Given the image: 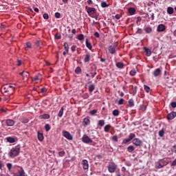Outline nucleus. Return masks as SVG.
<instances>
[{
	"label": "nucleus",
	"instance_id": "57",
	"mask_svg": "<svg viewBox=\"0 0 176 176\" xmlns=\"http://www.w3.org/2000/svg\"><path fill=\"white\" fill-rule=\"evenodd\" d=\"M26 47H28V49H31V43H26Z\"/></svg>",
	"mask_w": 176,
	"mask_h": 176
},
{
	"label": "nucleus",
	"instance_id": "29",
	"mask_svg": "<svg viewBox=\"0 0 176 176\" xmlns=\"http://www.w3.org/2000/svg\"><path fill=\"white\" fill-rule=\"evenodd\" d=\"M127 151L129 153H131L134 152V146H129L127 147Z\"/></svg>",
	"mask_w": 176,
	"mask_h": 176
},
{
	"label": "nucleus",
	"instance_id": "2",
	"mask_svg": "<svg viewBox=\"0 0 176 176\" xmlns=\"http://www.w3.org/2000/svg\"><path fill=\"white\" fill-rule=\"evenodd\" d=\"M118 168V165L114 162H111L108 166V171L110 173H115L116 171V168Z\"/></svg>",
	"mask_w": 176,
	"mask_h": 176
},
{
	"label": "nucleus",
	"instance_id": "61",
	"mask_svg": "<svg viewBox=\"0 0 176 176\" xmlns=\"http://www.w3.org/2000/svg\"><path fill=\"white\" fill-rule=\"evenodd\" d=\"M171 166H176V158H175V160L171 163Z\"/></svg>",
	"mask_w": 176,
	"mask_h": 176
},
{
	"label": "nucleus",
	"instance_id": "40",
	"mask_svg": "<svg viewBox=\"0 0 176 176\" xmlns=\"http://www.w3.org/2000/svg\"><path fill=\"white\" fill-rule=\"evenodd\" d=\"M45 129L46 131H50V129H52V128L50 127V124H46L45 125Z\"/></svg>",
	"mask_w": 176,
	"mask_h": 176
},
{
	"label": "nucleus",
	"instance_id": "19",
	"mask_svg": "<svg viewBox=\"0 0 176 176\" xmlns=\"http://www.w3.org/2000/svg\"><path fill=\"white\" fill-rule=\"evenodd\" d=\"M85 45L89 49V50H91V49H93V46H91V43H89V40H87V38L85 40Z\"/></svg>",
	"mask_w": 176,
	"mask_h": 176
},
{
	"label": "nucleus",
	"instance_id": "7",
	"mask_svg": "<svg viewBox=\"0 0 176 176\" xmlns=\"http://www.w3.org/2000/svg\"><path fill=\"white\" fill-rule=\"evenodd\" d=\"M133 138H135V133H130L128 139H124L122 144H128V142H130L131 140Z\"/></svg>",
	"mask_w": 176,
	"mask_h": 176
},
{
	"label": "nucleus",
	"instance_id": "59",
	"mask_svg": "<svg viewBox=\"0 0 176 176\" xmlns=\"http://www.w3.org/2000/svg\"><path fill=\"white\" fill-rule=\"evenodd\" d=\"M9 89H12V90L14 91V87L12 85H7V90H9Z\"/></svg>",
	"mask_w": 176,
	"mask_h": 176
},
{
	"label": "nucleus",
	"instance_id": "16",
	"mask_svg": "<svg viewBox=\"0 0 176 176\" xmlns=\"http://www.w3.org/2000/svg\"><path fill=\"white\" fill-rule=\"evenodd\" d=\"M82 123L83 126H89V124H90V119H89V117L84 118Z\"/></svg>",
	"mask_w": 176,
	"mask_h": 176
},
{
	"label": "nucleus",
	"instance_id": "31",
	"mask_svg": "<svg viewBox=\"0 0 176 176\" xmlns=\"http://www.w3.org/2000/svg\"><path fill=\"white\" fill-rule=\"evenodd\" d=\"M95 86L94 85H91L89 86V93H93V91H94V89H95Z\"/></svg>",
	"mask_w": 176,
	"mask_h": 176
},
{
	"label": "nucleus",
	"instance_id": "60",
	"mask_svg": "<svg viewBox=\"0 0 176 176\" xmlns=\"http://www.w3.org/2000/svg\"><path fill=\"white\" fill-rule=\"evenodd\" d=\"M118 94H120V97H124V93L120 92V91H118Z\"/></svg>",
	"mask_w": 176,
	"mask_h": 176
},
{
	"label": "nucleus",
	"instance_id": "56",
	"mask_svg": "<svg viewBox=\"0 0 176 176\" xmlns=\"http://www.w3.org/2000/svg\"><path fill=\"white\" fill-rule=\"evenodd\" d=\"M45 92H46V88L43 87L41 89V91L38 92V94L41 93H45Z\"/></svg>",
	"mask_w": 176,
	"mask_h": 176
},
{
	"label": "nucleus",
	"instance_id": "13",
	"mask_svg": "<svg viewBox=\"0 0 176 176\" xmlns=\"http://www.w3.org/2000/svg\"><path fill=\"white\" fill-rule=\"evenodd\" d=\"M144 50L145 51L146 56H147V57H150V56L152 54V52L151 51V50L146 47H144Z\"/></svg>",
	"mask_w": 176,
	"mask_h": 176
},
{
	"label": "nucleus",
	"instance_id": "49",
	"mask_svg": "<svg viewBox=\"0 0 176 176\" xmlns=\"http://www.w3.org/2000/svg\"><path fill=\"white\" fill-rule=\"evenodd\" d=\"M55 17L56 19H60L61 17V14H60V12H56Z\"/></svg>",
	"mask_w": 176,
	"mask_h": 176
},
{
	"label": "nucleus",
	"instance_id": "46",
	"mask_svg": "<svg viewBox=\"0 0 176 176\" xmlns=\"http://www.w3.org/2000/svg\"><path fill=\"white\" fill-rule=\"evenodd\" d=\"M43 19H45V20H49V14H47V13L43 14Z\"/></svg>",
	"mask_w": 176,
	"mask_h": 176
},
{
	"label": "nucleus",
	"instance_id": "42",
	"mask_svg": "<svg viewBox=\"0 0 176 176\" xmlns=\"http://www.w3.org/2000/svg\"><path fill=\"white\" fill-rule=\"evenodd\" d=\"M21 122L22 123L25 124V123H28L29 120H28V119H27V118H22L21 119Z\"/></svg>",
	"mask_w": 176,
	"mask_h": 176
},
{
	"label": "nucleus",
	"instance_id": "45",
	"mask_svg": "<svg viewBox=\"0 0 176 176\" xmlns=\"http://www.w3.org/2000/svg\"><path fill=\"white\" fill-rule=\"evenodd\" d=\"M6 166L8 167V171H10L12 170V167L13 166V165L10 163H8Z\"/></svg>",
	"mask_w": 176,
	"mask_h": 176
},
{
	"label": "nucleus",
	"instance_id": "47",
	"mask_svg": "<svg viewBox=\"0 0 176 176\" xmlns=\"http://www.w3.org/2000/svg\"><path fill=\"white\" fill-rule=\"evenodd\" d=\"M101 6L102 8H108L109 6H108V4H107V2L103 1V2L101 3Z\"/></svg>",
	"mask_w": 176,
	"mask_h": 176
},
{
	"label": "nucleus",
	"instance_id": "32",
	"mask_svg": "<svg viewBox=\"0 0 176 176\" xmlns=\"http://www.w3.org/2000/svg\"><path fill=\"white\" fill-rule=\"evenodd\" d=\"M81 72H82V69L80 68V67H77L75 69V73L79 75V74H80Z\"/></svg>",
	"mask_w": 176,
	"mask_h": 176
},
{
	"label": "nucleus",
	"instance_id": "30",
	"mask_svg": "<svg viewBox=\"0 0 176 176\" xmlns=\"http://www.w3.org/2000/svg\"><path fill=\"white\" fill-rule=\"evenodd\" d=\"M144 31H145L146 34H151V32H152V28L147 27L144 29Z\"/></svg>",
	"mask_w": 176,
	"mask_h": 176
},
{
	"label": "nucleus",
	"instance_id": "43",
	"mask_svg": "<svg viewBox=\"0 0 176 176\" xmlns=\"http://www.w3.org/2000/svg\"><path fill=\"white\" fill-rule=\"evenodd\" d=\"M144 87L146 93H149V91H151V88L148 85H144Z\"/></svg>",
	"mask_w": 176,
	"mask_h": 176
},
{
	"label": "nucleus",
	"instance_id": "6",
	"mask_svg": "<svg viewBox=\"0 0 176 176\" xmlns=\"http://www.w3.org/2000/svg\"><path fill=\"white\" fill-rule=\"evenodd\" d=\"M62 134L65 138L69 140V141H72V140H74L72 135H71L70 133L67 131H63Z\"/></svg>",
	"mask_w": 176,
	"mask_h": 176
},
{
	"label": "nucleus",
	"instance_id": "62",
	"mask_svg": "<svg viewBox=\"0 0 176 176\" xmlns=\"http://www.w3.org/2000/svg\"><path fill=\"white\" fill-rule=\"evenodd\" d=\"M173 152H174V153H176V145L173 146Z\"/></svg>",
	"mask_w": 176,
	"mask_h": 176
},
{
	"label": "nucleus",
	"instance_id": "4",
	"mask_svg": "<svg viewBox=\"0 0 176 176\" xmlns=\"http://www.w3.org/2000/svg\"><path fill=\"white\" fill-rule=\"evenodd\" d=\"M162 163H163L164 165H162ZM167 164H168V162H166L165 160H161V163L160 162H156L155 168H163V167H164V166H167Z\"/></svg>",
	"mask_w": 176,
	"mask_h": 176
},
{
	"label": "nucleus",
	"instance_id": "15",
	"mask_svg": "<svg viewBox=\"0 0 176 176\" xmlns=\"http://www.w3.org/2000/svg\"><path fill=\"white\" fill-rule=\"evenodd\" d=\"M161 74H162V70L157 68L154 71L153 76L157 77V76H159Z\"/></svg>",
	"mask_w": 176,
	"mask_h": 176
},
{
	"label": "nucleus",
	"instance_id": "52",
	"mask_svg": "<svg viewBox=\"0 0 176 176\" xmlns=\"http://www.w3.org/2000/svg\"><path fill=\"white\" fill-rule=\"evenodd\" d=\"M33 82H35L36 80H39V76H36L34 78H32Z\"/></svg>",
	"mask_w": 176,
	"mask_h": 176
},
{
	"label": "nucleus",
	"instance_id": "63",
	"mask_svg": "<svg viewBox=\"0 0 176 176\" xmlns=\"http://www.w3.org/2000/svg\"><path fill=\"white\" fill-rule=\"evenodd\" d=\"M115 17H116V20H119V19H120V14H116L115 16Z\"/></svg>",
	"mask_w": 176,
	"mask_h": 176
},
{
	"label": "nucleus",
	"instance_id": "64",
	"mask_svg": "<svg viewBox=\"0 0 176 176\" xmlns=\"http://www.w3.org/2000/svg\"><path fill=\"white\" fill-rule=\"evenodd\" d=\"M4 101H9V96H6L3 99Z\"/></svg>",
	"mask_w": 176,
	"mask_h": 176
},
{
	"label": "nucleus",
	"instance_id": "11",
	"mask_svg": "<svg viewBox=\"0 0 176 176\" xmlns=\"http://www.w3.org/2000/svg\"><path fill=\"white\" fill-rule=\"evenodd\" d=\"M82 165L84 170H89V162L87 160H83L82 162Z\"/></svg>",
	"mask_w": 176,
	"mask_h": 176
},
{
	"label": "nucleus",
	"instance_id": "38",
	"mask_svg": "<svg viewBox=\"0 0 176 176\" xmlns=\"http://www.w3.org/2000/svg\"><path fill=\"white\" fill-rule=\"evenodd\" d=\"M129 74H130L131 76H135L137 72L135 71V69H132V70H131Z\"/></svg>",
	"mask_w": 176,
	"mask_h": 176
},
{
	"label": "nucleus",
	"instance_id": "51",
	"mask_svg": "<svg viewBox=\"0 0 176 176\" xmlns=\"http://www.w3.org/2000/svg\"><path fill=\"white\" fill-rule=\"evenodd\" d=\"M142 29L141 28H138L137 32H136V34H138L139 35H141V34H142Z\"/></svg>",
	"mask_w": 176,
	"mask_h": 176
},
{
	"label": "nucleus",
	"instance_id": "22",
	"mask_svg": "<svg viewBox=\"0 0 176 176\" xmlns=\"http://www.w3.org/2000/svg\"><path fill=\"white\" fill-rule=\"evenodd\" d=\"M90 54H87L84 58V63H89V61H90Z\"/></svg>",
	"mask_w": 176,
	"mask_h": 176
},
{
	"label": "nucleus",
	"instance_id": "27",
	"mask_svg": "<svg viewBox=\"0 0 176 176\" xmlns=\"http://www.w3.org/2000/svg\"><path fill=\"white\" fill-rule=\"evenodd\" d=\"M105 124V120H100L98 122V126H100V127H102Z\"/></svg>",
	"mask_w": 176,
	"mask_h": 176
},
{
	"label": "nucleus",
	"instance_id": "17",
	"mask_svg": "<svg viewBox=\"0 0 176 176\" xmlns=\"http://www.w3.org/2000/svg\"><path fill=\"white\" fill-rule=\"evenodd\" d=\"M39 119H44V120L50 119V115L46 114V113L41 115L39 116Z\"/></svg>",
	"mask_w": 176,
	"mask_h": 176
},
{
	"label": "nucleus",
	"instance_id": "10",
	"mask_svg": "<svg viewBox=\"0 0 176 176\" xmlns=\"http://www.w3.org/2000/svg\"><path fill=\"white\" fill-rule=\"evenodd\" d=\"M157 32H163L164 31H166V25L163 24L158 25L157 28Z\"/></svg>",
	"mask_w": 176,
	"mask_h": 176
},
{
	"label": "nucleus",
	"instance_id": "39",
	"mask_svg": "<svg viewBox=\"0 0 176 176\" xmlns=\"http://www.w3.org/2000/svg\"><path fill=\"white\" fill-rule=\"evenodd\" d=\"M160 137H164V129H162L158 133Z\"/></svg>",
	"mask_w": 176,
	"mask_h": 176
},
{
	"label": "nucleus",
	"instance_id": "36",
	"mask_svg": "<svg viewBox=\"0 0 176 176\" xmlns=\"http://www.w3.org/2000/svg\"><path fill=\"white\" fill-rule=\"evenodd\" d=\"M23 78V79L25 78H26V79H28V78H30V73H28V72H24Z\"/></svg>",
	"mask_w": 176,
	"mask_h": 176
},
{
	"label": "nucleus",
	"instance_id": "26",
	"mask_svg": "<svg viewBox=\"0 0 176 176\" xmlns=\"http://www.w3.org/2000/svg\"><path fill=\"white\" fill-rule=\"evenodd\" d=\"M167 13L168 14H173V13H174V8L172 7H168Z\"/></svg>",
	"mask_w": 176,
	"mask_h": 176
},
{
	"label": "nucleus",
	"instance_id": "33",
	"mask_svg": "<svg viewBox=\"0 0 176 176\" xmlns=\"http://www.w3.org/2000/svg\"><path fill=\"white\" fill-rule=\"evenodd\" d=\"M65 50H66L67 53L69 51V46L68 45V43H65L63 45Z\"/></svg>",
	"mask_w": 176,
	"mask_h": 176
},
{
	"label": "nucleus",
	"instance_id": "34",
	"mask_svg": "<svg viewBox=\"0 0 176 176\" xmlns=\"http://www.w3.org/2000/svg\"><path fill=\"white\" fill-rule=\"evenodd\" d=\"M18 174H19V176H24V174H25V173L24 172V169L21 168V170L18 171Z\"/></svg>",
	"mask_w": 176,
	"mask_h": 176
},
{
	"label": "nucleus",
	"instance_id": "20",
	"mask_svg": "<svg viewBox=\"0 0 176 176\" xmlns=\"http://www.w3.org/2000/svg\"><path fill=\"white\" fill-rule=\"evenodd\" d=\"M111 127L112 126H111V124H107L106 126H104V130L105 133H109V130H111Z\"/></svg>",
	"mask_w": 176,
	"mask_h": 176
},
{
	"label": "nucleus",
	"instance_id": "12",
	"mask_svg": "<svg viewBox=\"0 0 176 176\" xmlns=\"http://www.w3.org/2000/svg\"><path fill=\"white\" fill-rule=\"evenodd\" d=\"M6 124L10 127H12V126H14V120L8 119L6 120Z\"/></svg>",
	"mask_w": 176,
	"mask_h": 176
},
{
	"label": "nucleus",
	"instance_id": "50",
	"mask_svg": "<svg viewBox=\"0 0 176 176\" xmlns=\"http://www.w3.org/2000/svg\"><path fill=\"white\" fill-rule=\"evenodd\" d=\"M89 113H90V115H96V113H97V110L94 109L92 111H90Z\"/></svg>",
	"mask_w": 176,
	"mask_h": 176
},
{
	"label": "nucleus",
	"instance_id": "1",
	"mask_svg": "<svg viewBox=\"0 0 176 176\" xmlns=\"http://www.w3.org/2000/svg\"><path fill=\"white\" fill-rule=\"evenodd\" d=\"M19 153H20V147H15V148H11V150L8 153V156L9 157H11V159H13L19 156Z\"/></svg>",
	"mask_w": 176,
	"mask_h": 176
},
{
	"label": "nucleus",
	"instance_id": "25",
	"mask_svg": "<svg viewBox=\"0 0 176 176\" xmlns=\"http://www.w3.org/2000/svg\"><path fill=\"white\" fill-rule=\"evenodd\" d=\"M128 12H129V14H131V16H133V14H134V13H135V8H129Z\"/></svg>",
	"mask_w": 176,
	"mask_h": 176
},
{
	"label": "nucleus",
	"instance_id": "37",
	"mask_svg": "<svg viewBox=\"0 0 176 176\" xmlns=\"http://www.w3.org/2000/svg\"><path fill=\"white\" fill-rule=\"evenodd\" d=\"M113 116H119V110L115 109L113 111Z\"/></svg>",
	"mask_w": 176,
	"mask_h": 176
},
{
	"label": "nucleus",
	"instance_id": "23",
	"mask_svg": "<svg viewBox=\"0 0 176 176\" xmlns=\"http://www.w3.org/2000/svg\"><path fill=\"white\" fill-rule=\"evenodd\" d=\"M117 68H120V69H122V68H124V64H123V63L122 62H118L116 64Z\"/></svg>",
	"mask_w": 176,
	"mask_h": 176
},
{
	"label": "nucleus",
	"instance_id": "9",
	"mask_svg": "<svg viewBox=\"0 0 176 176\" xmlns=\"http://www.w3.org/2000/svg\"><path fill=\"white\" fill-rule=\"evenodd\" d=\"M176 118V111H172L170 113H168L166 116V119L168 120H173V119H175Z\"/></svg>",
	"mask_w": 176,
	"mask_h": 176
},
{
	"label": "nucleus",
	"instance_id": "18",
	"mask_svg": "<svg viewBox=\"0 0 176 176\" xmlns=\"http://www.w3.org/2000/svg\"><path fill=\"white\" fill-rule=\"evenodd\" d=\"M109 53H111V54H115V53L116 52V50L115 47L110 46L109 47Z\"/></svg>",
	"mask_w": 176,
	"mask_h": 176
},
{
	"label": "nucleus",
	"instance_id": "8",
	"mask_svg": "<svg viewBox=\"0 0 176 176\" xmlns=\"http://www.w3.org/2000/svg\"><path fill=\"white\" fill-rule=\"evenodd\" d=\"M132 142L135 146H142V140H140V138H133Z\"/></svg>",
	"mask_w": 176,
	"mask_h": 176
},
{
	"label": "nucleus",
	"instance_id": "24",
	"mask_svg": "<svg viewBox=\"0 0 176 176\" xmlns=\"http://www.w3.org/2000/svg\"><path fill=\"white\" fill-rule=\"evenodd\" d=\"M128 104H129V108H133V107H134L135 104H134V100L133 99H130L129 101H128Z\"/></svg>",
	"mask_w": 176,
	"mask_h": 176
},
{
	"label": "nucleus",
	"instance_id": "35",
	"mask_svg": "<svg viewBox=\"0 0 176 176\" xmlns=\"http://www.w3.org/2000/svg\"><path fill=\"white\" fill-rule=\"evenodd\" d=\"M77 38L78 41H83V39H85V36L82 34H78Z\"/></svg>",
	"mask_w": 176,
	"mask_h": 176
},
{
	"label": "nucleus",
	"instance_id": "54",
	"mask_svg": "<svg viewBox=\"0 0 176 176\" xmlns=\"http://www.w3.org/2000/svg\"><path fill=\"white\" fill-rule=\"evenodd\" d=\"M172 108H176V102H172L170 103Z\"/></svg>",
	"mask_w": 176,
	"mask_h": 176
},
{
	"label": "nucleus",
	"instance_id": "5",
	"mask_svg": "<svg viewBox=\"0 0 176 176\" xmlns=\"http://www.w3.org/2000/svg\"><path fill=\"white\" fill-rule=\"evenodd\" d=\"M81 140L84 144H93V140L87 135H84Z\"/></svg>",
	"mask_w": 176,
	"mask_h": 176
},
{
	"label": "nucleus",
	"instance_id": "3",
	"mask_svg": "<svg viewBox=\"0 0 176 176\" xmlns=\"http://www.w3.org/2000/svg\"><path fill=\"white\" fill-rule=\"evenodd\" d=\"M85 9L87 12L88 13L89 16H93L95 13H97V10L94 8H90L87 6H85Z\"/></svg>",
	"mask_w": 176,
	"mask_h": 176
},
{
	"label": "nucleus",
	"instance_id": "53",
	"mask_svg": "<svg viewBox=\"0 0 176 176\" xmlns=\"http://www.w3.org/2000/svg\"><path fill=\"white\" fill-rule=\"evenodd\" d=\"M112 140L115 141V142H118V136L117 135H113L112 137Z\"/></svg>",
	"mask_w": 176,
	"mask_h": 176
},
{
	"label": "nucleus",
	"instance_id": "44",
	"mask_svg": "<svg viewBox=\"0 0 176 176\" xmlns=\"http://www.w3.org/2000/svg\"><path fill=\"white\" fill-rule=\"evenodd\" d=\"M58 155H59L60 157H63V156L65 155V151H59L58 152Z\"/></svg>",
	"mask_w": 176,
	"mask_h": 176
},
{
	"label": "nucleus",
	"instance_id": "55",
	"mask_svg": "<svg viewBox=\"0 0 176 176\" xmlns=\"http://www.w3.org/2000/svg\"><path fill=\"white\" fill-rule=\"evenodd\" d=\"M71 50L72 52H75V50H76V45H72L71 47Z\"/></svg>",
	"mask_w": 176,
	"mask_h": 176
},
{
	"label": "nucleus",
	"instance_id": "21",
	"mask_svg": "<svg viewBox=\"0 0 176 176\" xmlns=\"http://www.w3.org/2000/svg\"><path fill=\"white\" fill-rule=\"evenodd\" d=\"M7 141L8 142H10V144H13L16 142V140L14 139V138H12V137L7 138Z\"/></svg>",
	"mask_w": 176,
	"mask_h": 176
},
{
	"label": "nucleus",
	"instance_id": "48",
	"mask_svg": "<svg viewBox=\"0 0 176 176\" xmlns=\"http://www.w3.org/2000/svg\"><path fill=\"white\" fill-rule=\"evenodd\" d=\"M124 102V99L121 98L118 101V105H123Z\"/></svg>",
	"mask_w": 176,
	"mask_h": 176
},
{
	"label": "nucleus",
	"instance_id": "14",
	"mask_svg": "<svg viewBox=\"0 0 176 176\" xmlns=\"http://www.w3.org/2000/svg\"><path fill=\"white\" fill-rule=\"evenodd\" d=\"M37 137H38V141H41V142L43 141V133H41V131H39L37 132Z\"/></svg>",
	"mask_w": 176,
	"mask_h": 176
},
{
	"label": "nucleus",
	"instance_id": "58",
	"mask_svg": "<svg viewBox=\"0 0 176 176\" xmlns=\"http://www.w3.org/2000/svg\"><path fill=\"white\" fill-rule=\"evenodd\" d=\"M94 35L96 36V38H100V34L98 32H96Z\"/></svg>",
	"mask_w": 176,
	"mask_h": 176
},
{
	"label": "nucleus",
	"instance_id": "41",
	"mask_svg": "<svg viewBox=\"0 0 176 176\" xmlns=\"http://www.w3.org/2000/svg\"><path fill=\"white\" fill-rule=\"evenodd\" d=\"M132 94L133 96H135L137 94V87L132 88Z\"/></svg>",
	"mask_w": 176,
	"mask_h": 176
},
{
	"label": "nucleus",
	"instance_id": "28",
	"mask_svg": "<svg viewBox=\"0 0 176 176\" xmlns=\"http://www.w3.org/2000/svg\"><path fill=\"white\" fill-rule=\"evenodd\" d=\"M63 114H64V107H61L58 112V116L59 118H63Z\"/></svg>",
	"mask_w": 176,
	"mask_h": 176
}]
</instances>
